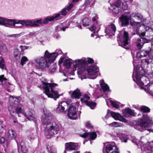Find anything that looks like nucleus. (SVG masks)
<instances>
[{
    "instance_id": "obj_33",
    "label": "nucleus",
    "mask_w": 153,
    "mask_h": 153,
    "mask_svg": "<svg viewBox=\"0 0 153 153\" xmlns=\"http://www.w3.org/2000/svg\"><path fill=\"white\" fill-rule=\"evenodd\" d=\"M149 51L140 50L137 53V56L138 58H141L148 55Z\"/></svg>"
},
{
    "instance_id": "obj_35",
    "label": "nucleus",
    "mask_w": 153,
    "mask_h": 153,
    "mask_svg": "<svg viewBox=\"0 0 153 153\" xmlns=\"http://www.w3.org/2000/svg\"><path fill=\"white\" fill-rule=\"evenodd\" d=\"M141 36H140V38L137 39L136 42L137 46L139 49H141L144 44L143 39L141 37Z\"/></svg>"
},
{
    "instance_id": "obj_25",
    "label": "nucleus",
    "mask_w": 153,
    "mask_h": 153,
    "mask_svg": "<svg viewBox=\"0 0 153 153\" xmlns=\"http://www.w3.org/2000/svg\"><path fill=\"white\" fill-rule=\"evenodd\" d=\"M16 136V134L15 131L12 129L9 130L7 134L8 140H11L15 139Z\"/></svg>"
},
{
    "instance_id": "obj_2",
    "label": "nucleus",
    "mask_w": 153,
    "mask_h": 153,
    "mask_svg": "<svg viewBox=\"0 0 153 153\" xmlns=\"http://www.w3.org/2000/svg\"><path fill=\"white\" fill-rule=\"evenodd\" d=\"M140 109L144 112L143 114V118L139 119L136 123L138 126L141 128L139 130L142 131L146 128L152 126L153 124V122L152 118H150L147 114L145 113L150 112V108L146 106L142 105L140 107Z\"/></svg>"
},
{
    "instance_id": "obj_49",
    "label": "nucleus",
    "mask_w": 153,
    "mask_h": 153,
    "mask_svg": "<svg viewBox=\"0 0 153 153\" xmlns=\"http://www.w3.org/2000/svg\"><path fill=\"white\" fill-rule=\"evenodd\" d=\"M147 90L149 93L153 91V83H150L149 85L147 87Z\"/></svg>"
},
{
    "instance_id": "obj_22",
    "label": "nucleus",
    "mask_w": 153,
    "mask_h": 153,
    "mask_svg": "<svg viewBox=\"0 0 153 153\" xmlns=\"http://www.w3.org/2000/svg\"><path fill=\"white\" fill-rule=\"evenodd\" d=\"M72 60L71 59H64L63 58H61L59 61V65L63 62V65L65 66L66 68H70L72 63Z\"/></svg>"
},
{
    "instance_id": "obj_44",
    "label": "nucleus",
    "mask_w": 153,
    "mask_h": 153,
    "mask_svg": "<svg viewBox=\"0 0 153 153\" xmlns=\"http://www.w3.org/2000/svg\"><path fill=\"white\" fill-rule=\"evenodd\" d=\"M15 111L16 113L18 114L22 113L24 115V113H25L22 108L21 107H17L15 109Z\"/></svg>"
},
{
    "instance_id": "obj_61",
    "label": "nucleus",
    "mask_w": 153,
    "mask_h": 153,
    "mask_svg": "<svg viewBox=\"0 0 153 153\" xmlns=\"http://www.w3.org/2000/svg\"><path fill=\"white\" fill-rule=\"evenodd\" d=\"M84 98L86 99L87 100H88L90 99V97L87 94H85L83 96Z\"/></svg>"
},
{
    "instance_id": "obj_27",
    "label": "nucleus",
    "mask_w": 153,
    "mask_h": 153,
    "mask_svg": "<svg viewBox=\"0 0 153 153\" xmlns=\"http://www.w3.org/2000/svg\"><path fill=\"white\" fill-rule=\"evenodd\" d=\"M134 17L139 21V22H141L143 19V16L139 13H133L129 16V19H132V17Z\"/></svg>"
},
{
    "instance_id": "obj_29",
    "label": "nucleus",
    "mask_w": 153,
    "mask_h": 153,
    "mask_svg": "<svg viewBox=\"0 0 153 153\" xmlns=\"http://www.w3.org/2000/svg\"><path fill=\"white\" fill-rule=\"evenodd\" d=\"M73 4L71 3L66 7L63 8L60 12L61 14L63 16L67 14V12L70 10L73 7Z\"/></svg>"
},
{
    "instance_id": "obj_7",
    "label": "nucleus",
    "mask_w": 153,
    "mask_h": 153,
    "mask_svg": "<svg viewBox=\"0 0 153 153\" xmlns=\"http://www.w3.org/2000/svg\"><path fill=\"white\" fill-rule=\"evenodd\" d=\"M118 41L120 46L126 49L129 48L130 41L127 32L124 31L123 35L119 36Z\"/></svg>"
},
{
    "instance_id": "obj_30",
    "label": "nucleus",
    "mask_w": 153,
    "mask_h": 153,
    "mask_svg": "<svg viewBox=\"0 0 153 153\" xmlns=\"http://www.w3.org/2000/svg\"><path fill=\"white\" fill-rule=\"evenodd\" d=\"M100 85L103 92L109 91V87L108 85L104 82V80L102 79L100 81Z\"/></svg>"
},
{
    "instance_id": "obj_43",
    "label": "nucleus",
    "mask_w": 153,
    "mask_h": 153,
    "mask_svg": "<svg viewBox=\"0 0 153 153\" xmlns=\"http://www.w3.org/2000/svg\"><path fill=\"white\" fill-rule=\"evenodd\" d=\"M56 65H51V67L49 68V72L51 74L54 73L56 70Z\"/></svg>"
},
{
    "instance_id": "obj_14",
    "label": "nucleus",
    "mask_w": 153,
    "mask_h": 153,
    "mask_svg": "<svg viewBox=\"0 0 153 153\" xmlns=\"http://www.w3.org/2000/svg\"><path fill=\"white\" fill-rule=\"evenodd\" d=\"M130 24L131 25L134 27H137L136 29V33L139 36H145V33L144 32H142L141 31H139L138 27H141L140 22H136L132 20V19H130Z\"/></svg>"
},
{
    "instance_id": "obj_15",
    "label": "nucleus",
    "mask_w": 153,
    "mask_h": 153,
    "mask_svg": "<svg viewBox=\"0 0 153 153\" xmlns=\"http://www.w3.org/2000/svg\"><path fill=\"white\" fill-rule=\"evenodd\" d=\"M67 114L70 119H76L77 118V116L76 107L74 106H70L68 109Z\"/></svg>"
},
{
    "instance_id": "obj_51",
    "label": "nucleus",
    "mask_w": 153,
    "mask_h": 153,
    "mask_svg": "<svg viewBox=\"0 0 153 153\" xmlns=\"http://www.w3.org/2000/svg\"><path fill=\"white\" fill-rule=\"evenodd\" d=\"M148 56L149 57V59H153V50L152 48L150 49V50L148 52Z\"/></svg>"
},
{
    "instance_id": "obj_57",
    "label": "nucleus",
    "mask_w": 153,
    "mask_h": 153,
    "mask_svg": "<svg viewBox=\"0 0 153 153\" xmlns=\"http://www.w3.org/2000/svg\"><path fill=\"white\" fill-rule=\"evenodd\" d=\"M4 75H2L0 76V80L1 82H3L7 80L6 78L4 77Z\"/></svg>"
},
{
    "instance_id": "obj_11",
    "label": "nucleus",
    "mask_w": 153,
    "mask_h": 153,
    "mask_svg": "<svg viewBox=\"0 0 153 153\" xmlns=\"http://www.w3.org/2000/svg\"><path fill=\"white\" fill-rule=\"evenodd\" d=\"M99 71V68L96 65H92L88 67L87 69V71L90 76L89 78L92 79H95L97 76L96 75Z\"/></svg>"
},
{
    "instance_id": "obj_13",
    "label": "nucleus",
    "mask_w": 153,
    "mask_h": 153,
    "mask_svg": "<svg viewBox=\"0 0 153 153\" xmlns=\"http://www.w3.org/2000/svg\"><path fill=\"white\" fill-rule=\"evenodd\" d=\"M151 64L153 65L152 66L153 67V59H142L141 61V66L143 70V71L144 72L145 71H148L147 68Z\"/></svg>"
},
{
    "instance_id": "obj_54",
    "label": "nucleus",
    "mask_w": 153,
    "mask_h": 153,
    "mask_svg": "<svg viewBox=\"0 0 153 153\" xmlns=\"http://www.w3.org/2000/svg\"><path fill=\"white\" fill-rule=\"evenodd\" d=\"M20 48L21 49L22 51H23L29 48H31V47H30L23 46L22 45L20 46Z\"/></svg>"
},
{
    "instance_id": "obj_19",
    "label": "nucleus",
    "mask_w": 153,
    "mask_h": 153,
    "mask_svg": "<svg viewBox=\"0 0 153 153\" xmlns=\"http://www.w3.org/2000/svg\"><path fill=\"white\" fill-rule=\"evenodd\" d=\"M44 57L47 59L48 63L53 62L56 58L53 53H50L47 50L45 52Z\"/></svg>"
},
{
    "instance_id": "obj_48",
    "label": "nucleus",
    "mask_w": 153,
    "mask_h": 153,
    "mask_svg": "<svg viewBox=\"0 0 153 153\" xmlns=\"http://www.w3.org/2000/svg\"><path fill=\"white\" fill-rule=\"evenodd\" d=\"M0 68L2 69H4L5 68L4 60L2 58H0Z\"/></svg>"
},
{
    "instance_id": "obj_17",
    "label": "nucleus",
    "mask_w": 153,
    "mask_h": 153,
    "mask_svg": "<svg viewBox=\"0 0 153 153\" xmlns=\"http://www.w3.org/2000/svg\"><path fill=\"white\" fill-rule=\"evenodd\" d=\"M24 116L29 120L33 121L36 122L37 121L36 117L35 116V113L34 110L30 109L27 114L24 113Z\"/></svg>"
},
{
    "instance_id": "obj_21",
    "label": "nucleus",
    "mask_w": 153,
    "mask_h": 153,
    "mask_svg": "<svg viewBox=\"0 0 153 153\" xmlns=\"http://www.w3.org/2000/svg\"><path fill=\"white\" fill-rule=\"evenodd\" d=\"M116 30L115 25L113 24H111L109 25L105 28V32L109 35H114V33Z\"/></svg>"
},
{
    "instance_id": "obj_5",
    "label": "nucleus",
    "mask_w": 153,
    "mask_h": 153,
    "mask_svg": "<svg viewBox=\"0 0 153 153\" xmlns=\"http://www.w3.org/2000/svg\"><path fill=\"white\" fill-rule=\"evenodd\" d=\"M134 72L132 78L134 81L140 86H146L149 83L148 78L144 76L143 74H141L139 73L137 70L135 69L134 65Z\"/></svg>"
},
{
    "instance_id": "obj_18",
    "label": "nucleus",
    "mask_w": 153,
    "mask_h": 153,
    "mask_svg": "<svg viewBox=\"0 0 153 153\" xmlns=\"http://www.w3.org/2000/svg\"><path fill=\"white\" fill-rule=\"evenodd\" d=\"M78 149L77 143L73 142L66 143L65 144V150L68 151L76 150Z\"/></svg>"
},
{
    "instance_id": "obj_24",
    "label": "nucleus",
    "mask_w": 153,
    "mask_h": 153,
    "mask_svg": "<svg viewBox=\"0 0 153 153\" xmlns=\"http://www.w3.org/2000/svg\"><path fill=\"white\" fill-rule=\"evenodd\" d=\"M68 103L66 102L63 101L58 104V107L56 108L57 112H63L65 111V105L68 106Z\"/></svg>"
},
{
    "instance_id": "obj_47",
    "label": "nucleus",
    "mask_w": 153,
    "mask_h": 153,
    "mask_svg": "<svg viewBox=\"0 0 153 153\" xmlns=\"http://www.w3.org/2000/svg\"><path fill=\"white\" fill-rule=\"evenodd\" d=\"M28 61V59L27 57L24 56L22 57L21 61V64L23 66L26 63V62Z\"/></svg>"
},
{
    "instance_id": "obj_32",
    "label": "nucleus",
    "mask_w": 153,
    "mask_h": 153,
    "mask_svg": "<svg viewBox=\"0 0 153 153\" xmlns=\"http://www.w3.org/2000/svg\"><path fill=\"white\" fill-rule=\"evenodd\" d=\"M117 136L119 137L122 142L126 143L128 139V136L121 133L117 134Z\"/></svg>"
},
{
    "instance_id": "obj_45",
    "label": "nucleus",
    "mask_w": 153,
    "mask_h": 153,
    "mask_svg": "<svg viewBox=\"0 0 153 153\" xmlns=\"http://www.w3.org/2000/svg\"><path fill=\"white\" fill-rule=\"evenodd\" d=\"M14 55L15 57L18 59L20 56L21 53L17 49H15L14 52Z\"/></svg>"
},
{
    "instance_id": "obj_58",
    "label": "nucleus",
    "mask_w": 153,
    "mask_h": 153,
    "mask_svg": "<svg viewBox=\"0 0 153 153\" xmlns=\"http://www.w3.org/2000/svg\"><path fill=\"white\" fill-rule=\"evenodd\" d=\"M5 139L3 137H0V143L3 144L4 142Z\"/></svg>"
},
{
    "instance_id": "obj_4",
    "label": "nucleus",
    "mask_w": 153,
    "mask_h": 153,
    "mask_svg": "<svg viewBox=\"0 0 153 153\" xmlns=\"http://www.w3.org/2000/svg\"><path fill=\"white\" fill-rule=\"evenodd\" d=\"M45 125H46L45 129V136L47 139H51L58 133L60 127L59 124L56 123L52 124L49 123Z\"/></svg>"
},
{
    "instance_id": "obj_63",
    "label": "nucleus",
    "mask_w": 153,
    "mask_h": 153,
    "mask_svg": "<svg viewBox=\"0 0 153 153\" xmlns=\"http://www.w3.org/2000/svg\"><path fill=\"white\" fill-rule=\"evenodd\" d=\"M118 148H117V149H116L115 150H114V151H113L112 152H111V153H119Z\"/></svg>"
},
{
    "instance_id": "obj_34",
    "label": "nucleus",
    "mask_w": 153,
    "mask_h": 153,
    "mask_svg": "<svg viewBox=\"0 0 153 153\" xmlns=\"http://www.w3.org/2000/svg\"><path fill=\"white\" fill-rule=\"evenodd\" d=\"M83 100V99L82 98L81 99V100L82 102L83 101L85 102L86 104L89 106L91 109H93L96 105V103L88 101V100Z\"/></svg>"
},
{
    "instance_id": "obj_64",
    "label": "nucleus",
    "mask_w": 153,
    "mask_h": 153,
    "mask_svg": "<svg viewBox=\"0 0 153 153\" xmlns=\"http://www.w3.org/2000/svg\"><path fill=\"white\" fill-rule=\"evenodd\" d=\"M12 153H19V152L18 149H14L13 150Z\"/></svg>"
},
{
    "instance_id": "obj_16",
    "label": "nucleus",
    "mask_w": 153,
    "mask_h": 153,
    "mask_svg": "<svg viewBox=\"0 0 153 153\" xmlns=\"http://www.w3.org/2000/svg\"><path fill=\"white\" fill-rule=\"evenodd\" d=\"M121 5L120 0H115V2L111 5L110 9L113 12L117 14L119 12V8Z\"/></svg>"
},
{
    "instance_id": "obj_23",
    "label": "nucleus",
    "mask_w": 153,
    "mask_h": 153,
    "mask_svg": "<svg viewBox=\"0 0 153 153\" xmlns=\"http://www.w3.org/2000/svg\"><path fill=\"white\" fill-rule=\"evenodd\" d=\"M80 136L83 138L88 137L91 140L95 139L97 137V135L95 132H85Z\"/></svg>"
},
{
    "instance_id": "obj_38",
    "label": "nucleus",
    "mask_w": 153,
    "mask_h": 153,
    "mask_svg": "<svg viewBox=\"0 0 153 153\" xmlns=\"http://www.w3.org/2000/svg\"><path fill=\"white\" fill-rule=\"evenodd\" d=\"M22 151L23 153H26L27 151V149L25 146V143L24 141H22L20 143Z\"/></svg>"
},
{
    "instance_id": "obj_56",
    "label": "nucleus",
    "mask_w": 153,
    "mask_h": 153,
    "mask_svg": "<svg viewBox=\"0 0 153 153\" xmlns=\"http://www.w3.org/2000/svg\"><path fill=\"white\" fill-rule=\"evenodd\" d=\"M85 61L86 62H87L89 64H91L94 62L93 59L90 58H88L87 61Z\"/></svg>"
},
{
    "instance_id": "obj_26",
    "label": "nucleus",
    "mask_w": 153,
    "mask_h": 153,
    "mask_svg": "<svg viewBox=\"0 0 153 153\" xmlns=\"http://www.w3.org/2000/svg\"><path fill=\"white\" fill-rule=\"evenodd\" d=\"M129 18L127 16H122L119 18V20L122 22V26H124L128 24Z\"/></svg>"
},
{
    "instance_id": "obj_3",
    "label": "nucleus",
    "mask_w": 153,
    "mask_h": 153,
    "mask_svg": "<svg viewBox=\"0 0 153 153\" xmlns=\"http://www.w3.org/2000/svg\"><path fill=\"white\" fill-rule=\"evenodd\" d=\"M20 24L21 26H16L17 27H20L23 25L34 26L33 21L18 20L16 19H9L0 17V25L8 27L9 26H15L16 24Z\"/></svg>"
},
{
    "instance_id": "obj_36",
    "label": "nucleus",
    "mask_w": 153,
    "mask_h": 153,
    "mask_svg": "<svg viewBox=\"0 0 153 153\" xmlns=\"http://www.w3.org/2000/svg\"><path fill=\"white\" fill-rule=\"evenodd\" d=\"M65 23H67L68 25V26H65V27H61L59 26H57L56 27V29L57 31H59V30H62L63 31H65V30L67 28H68L69 26H70V22L69 21H66L65 22H64L63 23V25H64L65 24Z\"/></svg>"
},
{
    "instance_id": "obj_12",
    "label": "nucleus",
    "mask_w": 153,
    "mask_h": 153,
    "mask_svg": "<svg viewBox=\"0 0 153 153\" xmlns=\"http://www.w3.org/2000/svg\"><path fill=\"white\" fill-rule=\"evenodd\" d=\"M104 149L102 150L103 153H105L104 148L106 153H110L112 152L113 151L115 150L118 148L115 146V143L114 142L106 143L104 144Z\"/></svg>"
},
{
    "instance_id": "obj_46",
    "label": "nucleus",
    "mask_w": 153,
    "mask_h": 153,
    "mask_svg": "<svg viewBox=\"0 0 153 153\" xmlns=\"http://www.w3.org/2000/svg\"><path fill=\"white\" fill-rule=\"evenodd\" d=\"M110 102L111 105L116 108H118L119 107L120 103L119 102H114L112 100H111Z\"/></svg>"
},
{
    "instance_id": "obj_42",
    "label": "nucleus",
    "mask_w": 153,
    "mask_h": 153,
    "mask_svg": "<svg viewBox=\"0 0 153 153\" xmlns=\"http://www.w3.org/2000/svg\"><path fill=\"white\" fill-rule=\"evenodd\" d=\"M95 3L94 1L92 0H85L84 5L85 6H87L88 5H90V6L93 5Z\"/></svg>"
},
{
    "instance_id": "obj_20",
    "label": "nucleus",
    "mask_w": 153,
    "mask_h": 153,
    "mask_svg": "<svg viewBox=\"0 0 153 153\" xmlns=\"http://www.w3.org/2000/svg\"><path fill=\"white\" fill-rule=\"evenodd\" d=\"M94 24L92 26L89 28V30L91 31H94L96 32L98 31L100 29L101 24L98 23V21L97 20L96 18L93 17L92 19Z\"/></svg>"
},
{
    "instance_id": "obj_8",
    "label": "nucleus",
    "mask_w": 153,
    "mask_h": 153,
    "mask_svg": "<svg viewBox=\"0 0 153 153\" xmlns=\"http://www.w3.org/2000/svg\"><path fill=\"white\" fill-rule=\"evenodd\" d=\"M60 14L57 13L55 16H49L45 19H38L36 21H33L34 26H38L39 24H46L48 23V21H51L53 20H56L61 18Z\"/></svg>"
},
{
    "instance_id": "obj_1",
    "label": "nucleus",
    "mask_w": 153,
    "mask_h": 153,
    "mask_svg": "<svg viewBox=\"0 0 153 153\" xmlns=\"http://www.w3.org/2000/svg\"><path fill=\"white\" fill-rule=\"evenodd\" d=\"M31 80V82L34 85H36L41 82L42 84L43 88L44 90V92L48 97L53 98L56 100L59 97L58 91L55 90V88L58 86L57 84L48 83V80L43 77L39 79L34 78Z\"/></svg>"
},
{
    "instance_id": "obj_53",
    "label": "nucleus",
    "mask_w": 153,
    "mask_h": 153,
    "mask_svg": "<svg viewBox=\"0 0 153 153\" xmlns=\"http://www.w3.org/2000/svg\"><path fill=\"white\" fill-rule=\"evenodd\" d=\"M128 6L127 5L126 2L123 3L122 4L121 8L123 10H126L127 9Z\"/></svg>"
},
{
    "instance_id": "obj_31",
    "label": "nucleus",
    "mask_w": 153,
    "mask_h": 153,
    "mask_svg": "<svg viewBox=\"0 0 153 153\" xmlns=\"http://www.w3.org/2000/svg\"><path fill=\"white\" fill-rule=\"evenodd\" d=\"M81 96V93L80 90L79 89H77L73 92L71 95V97L73 98L79 99Z\"/></svg>"
},
{
    "instance_id": "obj_62",
    "label": "nucleus",
    "mask_w": 153,
    "mask_h": 153,
    "mask_svg": "<svg viewBox=\"0 0 153 153\" xmlns=\"http://www.w3.org/2000/svg\"><path fill=\"white\" fill-rule=\"evenodd\" d=\"M138 141V140L135 138H134L133 140H132V142L135 143L136 145H137V143Z\"/></svg>"
},
{
    "instance_id": "obj_55",
    "label": "nucleus",
    "mask_w": 153,
    "mask_h": 153,
    "mask_svg": "<svg viewBox=\"0 0 153 153\" xmlns=\"http://www.w3.org/2000/svg\"><path fill=\"white\" fill-rule=\"evenodd\" d=\"M123 126V124L121 123H118L117 122H115L114 127H121Z\"/></svg>"
},
{
    "instance_id": "obj_6",
    "label": "nucleus",
    "mask_w": 153,
    "mask_h": 153,
    "mask_svg": "<svg viewBox=\"0 0 153 153\" xmlns=\"http://www.w3.org/2000/svg\"><path fill=\"white\" fill-rule=\"evenodd\" d=\"M32 63L37 69L43 71L45 70L46 68L48 67L47 59L43 56L37 57L33 61Z\"/></svg>"
},
{
    "instance_id": "obj_10",
    "label": "nucleus",
    "mask_w": 153,
    "mask_h": 153,
    "mask_svg": "<svg viewBox=\"0 0 153 153\" xmlns=\"http://www.w3.org/2000/svg\"><path fill=\"white\" fill-rule=\"evenodd\" d=\"M44 114L42 115L41 120L43 125L50 123L51 120L53 117V115L48 110L43 109Z\"/></svg>"
},
{
    "instance_id": "obj_28",
    "label": "nucleus",
    "mask_w": 153,
    "mask_h": 153,
    "mask_svg": "<svg viewBox=\"0 0 153 153\" xmlns=\"http://www.w3.org/2000/svg\"><path fill=\"white\" fill-rule=\"evenodd\" d=\"M123 112L125 116H128L130 115L134 116L135 115L134 111L132 110L129 108L124 109L123 110Z\"/></svg>"
},
{
    "instance_id": "obj_39",
    "label": "nucleus",
    "mask_w": 153,
    "mask_h": 153,
    "mask_svg": "<svg viewBox=\"0 0 153 153\" xmlns=\"http://www.w3.org/2000/svg\"><path fill=\"white\" fill-rule=\"evenodd\" d=\"M36 136V132L34 131L30 132L28 135V137L30 140H33Z\"/></svg>"
},
{
    "instance_id": "obj_41",
    "label": "nucleus",
    "mask_w": 153,
    "mask_h": 153,
    "mask_svg": "<svg viewBox=\"0 0 153 153\" xmlns=\"http://www.w3.org/2000/svg\"><path fill=\"white\" fill-rule=\"evenodd\" d=\"M90 20L88 18H85L82 20L83 25L84 26H87L89 25Z\"/></svg>"
},
{
    "instance_id": "obj_9",
    "label": "nucleus",
    "mask_w": 153,
    "mask_h": 153,
    "mask_svg": "<svg viewBox=\"0 0 153 153\" xmlns=\"http://www.w3.org/2000/svg\"><path fill=\"white\" fill-rule=\"evenodd\" d=\"M85 59L75 60L73 63L74 68L75 69L74 71L77 67H78V72L82 73L86 69V65L85 64Z\"/></svg>"
},
{
    "instance_id": "obj_59",
    "label": "nucleus",
    "mask_w": 153,
    "mask_h": 153,
    "mask_svg": "<svg viewBox=\"0 0 153 153\" xmlns=\"http://www.w3.org/2000/svg\"><path fill=\"white\" fill-rule=\"evenodd\" d=\"M86 126L88 128H92L93 127L89 122H88L86 123Z\"/></svg>"
},
{
    "instance_id": "obj_60",
    "label": "nucleus",
    "mask_w": 153,
    "mask_h": 153,
    "mask_svg": "<svg viewBox=\"0 0 153 153\" xmlns=\"http://www.w3.org/2000/svg\"><path fill=\"white\" fill-rule=\"evenodd\" d=\"M118 120L123 122H127V120L126 119L122 117L121 116L120 118V119H119Z\"/></svg>"
},
{
    "instance_id": "obj_40",
    "label": "nucleus",
    "mask_w": 153,
    "mask_h": 153,
    "mask_svg": "<svg viewBox=\"0 0 153 153\" xmlns=\"http://www.w3.org/2000/svg\"><path fill=\"white\" fill-rule=\"evenodd\" d=\"M111 114L112 117L115 120H119L121 117L120 114L118 113H116L114 112H111Z\"/></svg>"
},
{
    "instance_id": "obj_37",
    "label": "nucleus",
    "mask_w": 153,
    "mask_h": 153,
    "mask_svg": "<svg viewBox=\"0 0 153 153\" xmlns=\"http://www.w3.org/2000/svg\"><path fill=\"white\" fill-rule=\"evenodd\" d=\"M144 150L145 152V153H153V146H152L151 145L146 146L144 145L143 146Z\"/></svg>"
},
{
    "instance_id": "obj_52",
    "label": "nucleus",
    "mask_w": 153,
    "mask_h": 153,
    "mask_svg": "<svg viewBox=\"0 0 153 153\" xmlns=\"http://www.w3.org/2000/svg\"><path fill=\"white\" fill-rule=\"evenodd\" d=\"M53 53H54V55L56 56V57L58 55H60L62 54V52L60 50L57 49L56 50L55 52Z\"/></svg>"
},
{
    "instance_id": "obj_50",
    "label": "nucleus",
    "mask_w": 153,
    "mask_h": 153,
    "mask_svg": "<svg viewBox=\"0 0 153 153\" xmlns=\"http://www.w3.org/2000/svg\"><path fill=\"white\" fill-rule=\"evenodd\" d=\"M6 131L5 126L2 125H0V133L2 134Z\"/></svg>"
}]
</instances>
